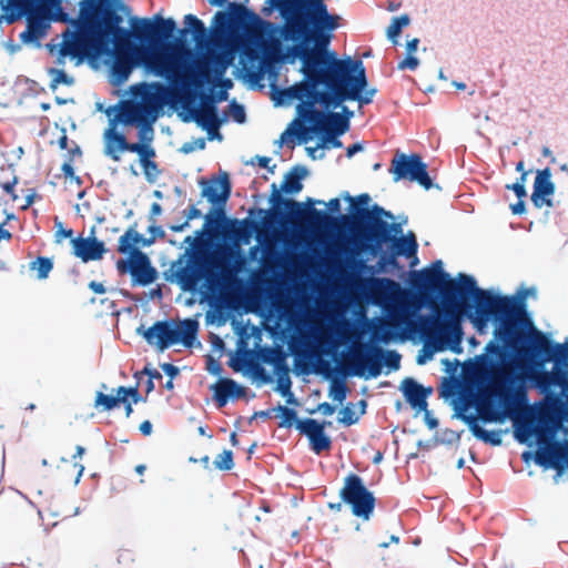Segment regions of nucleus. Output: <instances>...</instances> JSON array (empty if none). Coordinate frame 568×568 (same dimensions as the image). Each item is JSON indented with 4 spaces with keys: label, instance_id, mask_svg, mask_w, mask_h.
Segmentation results:
<instances>
[{
    "label": "nucleus",
    "instance_id": "obj_1",
    "mask_svg": "<svg viewBox=\"0 0 568 568\" xmlns=\"http://www.w3.org/2000/svg\"><path fill=\"white\" fill-rule=\"evenodd\" d=\"M303 79L276 91V105L290 106L296 102V115L308 128L304 132L320 134L332 132L343 135L349 130L347 118L331 110L338 109L346 101L361 105L373 101L375 88H368L366 70L362 60L346 57L338 59L333 51L300 68Z\"/></svg>",
    "mask_w": 568,
    "mask_h": 568
},
{
    "label": "nucleus",
    "instance_id": "obj_2",
    "mask_svg": "<svg viewBox=\"0 0 568 568\" xmlns=\"http://www.w3.org/2000/svg\"><path fill=\"white\" fill-rule=\"evenodd\" d=\"M275 23L263 20L242 3L232 2L227 11H217L212 19L210 41L204 48L205 54L196 71L185 82L189 100L185 109L194 100L189 85L201 88L204 83L215 84L222 80L233 64L237 50H241L240 65L243 78L253 87L260 85L265 75L276 78L275 60L278 52L274 49L272 33Z\"/></svg>",
    "mask_w": 568,
    "mask_h": 568
},
{
    "label": "nucleus",
    "instance_id": "obj_3",
    "mask_svg": "<svg viewBox=\"0 0 568 568\" xmlns=\"http://www.w3.org/2000/svg\"><path fill=\"white\" fill-rule=\"evenodd\" d=\"M348 281L351 290L361 300L382 307L394 322V325L382 324L374 327V338L388 343L397 335L393 327L402 331L403 339L407 337L406 333L419 331L426 335L427 344L436 351L450 349L453 353H462V317L456 307H446L440 315L423 316L418 315L420 305L415 301V296L393 278L349 275Z\"/></svg>",
    "mask_w": 568,
    "mask_h": 568
},
{
    "label": "nucleus",
    "instance_id": "obj_4",
    "mask_svg": "<svg viewBox=\"0 0 568 568\" xmlns=\"http://www.w3.org/2000/svg\"><path fill=\"white\" fill-rule=\"evenodd\" d=\"M133 32L145 40L148 45L135 47L114 41V48L104 53L110 71V81L114 85L125 83L135 68L142 67L148 73L165 78L180 94L183 106H186L189 93L185 82L179 73L191 70L193 53L183 44H161L160 41L172 37L176 23L172 18L164 19L160 13L152 19L131 18Z\"/></svg>",
    "mask_w": 568,
    "mask_h": 568
},
{
    "label": "nucleus",
    "instance_id": "obj_5",
    "mask_svg": "<svg viewBox=\"0 0 568 568\" xmlns=\"http://www.w3.org/2000/svg\"><path fill=\"white\" fill-rule=\"evenodd\" d=\"M494 337L484 347V352L476 355L471 362V369L478 382L494 388L493 407L496 408V394L505 376L514 372H524L539 357H534L529 339L540 333L535 331L527 334L531 323L525 318L524 305L514 301L494 323Z\"/></svg>",
    "mask_w": 568,
    "mask_h": 568
},
{
    "label": "nucleus",
    "instance_id": "obj_6",
    "mask_svg": "<svg viewBox=\"0 0 568 568\" xmlns=\"http://www.w3.org/2000/svg\"><path fill=\"white\" fill-rule=\"evenodd\" d=\"M276 3L284 23L275 24L274 49L280 52V38L292 43L283 55L284 62L294 63L298 59L303 65L332 52L328 47L341 17L328 12L325 0H276Z\"/></svg>",
    "mask_w": 568,
    "mask_h": 568
},
{
    "label": "nucleus",
    "instance_id": "obj_7",
    "mask_svg": "<svg viewBox=\"0 0 568 568\" xmlns=\"http://www.w3.org/2000/svg\"><path fill=\"white\" fill-rule=\"evenodd\" d=\"M529 346L534 357L540 361H535L524 372L506 376V387L500 394L504 406L513 412L527 405L529 387L546 392L557 386L568 399V341L557 343L538 333L529 339Z\"/></svg>",
    "mask_w": 568,
    "mask_h": 568
},
{
    "label": "nucleus",
    "instance_id": "obj_8",
    "mask_svg": "<svg viewBox=\"0 0 568 568\" xmlns=\"http://www.w3.org/2000/svg\"><path fill=\"white\" fill-rule=\"evenodd\" d=\"M506 376L496 394V408L489 410L488 420L501 423L506 418L513 420L514 437L520 444H547L555 439L559 432L568 436V405L564 403L561 389L551 386L549 390L539 392L545 398L535 405L519 406L514 412L504 406L501 393L506 387Z\"/></svg>",
    "mask_w": 568,
    "mask_h": 568
},
{
    "label": "nucleus",
    "instance_id": "obj_9",
    "mask_svg": "<svg viewBox=\"0 0 568 568\" xmlns=\"http://www.w3.org/2000/svg\"><path fill=\"white\" fill-rule=\"evenodd\" d=\"M214 261L202 266L191 260L179 258L172 263L168 280L175 282L183 291L192 292L204 278L206 287L213 293L219 292L217 301L224 304V294L234 292L241 285L237 274L244 270L246 260L239 248L226 247L214 256Z\"/></svg>",
    "mask_w": 568,
    "mask_h": 568
},
{
    "label": "nucleus",
    "instance_id": "obj_10",
    "mask_svg": "<svg viewBox=\"0 0 568 568\" xmlns=\"http://www.w3.org/2000/svg\"><path fill=\"white\" fill-rule=\"evenodd\" d=\"M64 23L69 27L62 32L58 44L48 45L50 52L57 51V64L63 65L65 59L75 60L81 64L84 60L95 61L108 51V43L102 34L100 23V2L81 0L77 18Z\"/></svg>",
    "mask_w": 568,
    "mask_h": 568
},
{
    "label": "nucleus",
    "instance_id": "obj_11",
    "mask_svg": "<svg viewBox=\"0 0 568 568\" xmlns=\"http://www.w3.org/2000/svg\"><path fill=\"white\" fill-rule=\"evenodd\" d=\"M381 216L388 219L394 217L390 212L385 211L378 205H374L372 211H363L366 229L365 239L371 242V244L366 246L367 251L375 256L379 253L384 243L393 241L392 247L395 254L406 257L415 256L418 247L415 235L410 232L405 236L392 239L390 231L402 233V226L400 224L389 225L387 222L383 221Z\"/></svg>",
    "mask_w": 568,
    "mask_h": 568
},
{
    "label": "nucleus",
    "instance_id": "obj_12",
    "mask_svg": "<svg viewBox=\"0 0 568 568\" xmlns=\"http://www.w3.org/2000/svg\"><path fill=\"white\" fill-rule=\"evenodd\" d=\"M306 331L300 335H292L288 341V348L296 358V365L302 373H310L308 366H313V372L324 374L329 371V363L323 358L328 355L339 343L329 342L326 345L318 344L320 328L315 324L305 325Z\"/></svg>",
    "mask_w": 568,
    "mask_h": 568
},
{
    "label": "nucleus",
    "instance_id": "obj_13",
    "mask_svg": "<svg viewBox=\"0 0 568 568\" xmlns=\"http://www.w3.org/2000/svg\"><path fill=\"white\" fill-rule=\"evenodd\" d=\"M199 323L186 318L179 323L158 321L151 327L143 325L136 328V334L142 336L148 344L164 351L174 344L192 347L196 339Z\"/></svg>",
    "mask_w": 568,
    "mask_h": 568
},
{
    "label": "nucleus",
    "instance_id": "obj_14",
    "mask_svg": "<svg viewBox=\"0 0 568 568\" xmlns=\"http://www.w3.org/2000/svg\"><path fill=\"white\" fill-rule=\"evenodd\" d=\"M351 368L348 375L364 379L377 378L383 367L388 368L387 373L397 371L400 367V355L396 351H384L374 344H363L359 351H352L348 355Z\"/></svg>",
    "mask_w": 568,
    "mask_h": 568
},
{
    "label": "nucleus",
    "instance_id": "obj_15",
    "mask_svg": "<svg viewBox=\"0 0 568 568\" xmlns=\"http://www.w3.org/2000/svg\"><path fill=\"white\" fill-rule=\"evenodd\" d=\"M307 174L308 171L305 166L295 165L284 175L280 187L276 183H272L270 203L276 211H283L287 216L293 219L302 217L307 211H311L314 215H322V212L311 209V205L314 203L311 199H308L307 204H303L294 200L284 199L281 195V192L291 195L300 193L303 189L302 180L305 179Z\"/></svg>",
    "mask_w": 568,
    "mask_h": 568
},
{
    "label": "nucleus",
    "instance_id": "obj_16",
    "mask_svg": "<svg viewBox=\"0 0 568 568\" xmlns=\"http://www.w3.org/2000/svg\"><path fill=\"white\" fill-rule=\"evenodd\" d=\"M136 94L140 95L141 102L132 103L123 111V122H155L162 108L173 100V92L160 82L141 83L136 87Z\"/></svg>",
    "mask_w": 568,
    "mask_h": 568
},
{
    "label": "nucleus",
    "instance_id": "obj_17",
    "mask_svg": "<svg viewBox=\"0 0 568 568\" xmlns=\"http://www.w3.org/2000/svg\"><path fill=\"white\" fill-rule=\"evenodd\" d=\"M474 305L467 304L466 315L479 333H483L490 320L496 322L504 310L513 304L514 298L493 295L490 292L480 290L471 298Z\"/></svg>",
    "mask_w": 568,
    "mask_h": 568
},
{
    "label": "nucleus",
    "instance_id": "obj_18",
    "mask_svg": "<svg viewBox=\"0 0 568 568\" xmlns=\"http://www.w3.org/2000/svg\"><path fill=\"white\" fill-rule=\"evenodd\" d=\"M343 503L351 506L354 516L368 520L374 511L375 497L369 491L363 479L356 474H349L344 478V485L339 490Z\"/></svg>",
    "mask_w": 568,
    "mask_h": 568
},
{
    "label": "nucleus",
    "instance_id": "obj_19",
    "mask_svg": "<svg viewBox=\"0 0 568 568\" xmlns=\"http://www.w3.org/2000/svg\"><path fill=\"white\" fill-rule=\"evenodd\" d=\"M390 172L395 182L408 180L418 183L426 190L433 186L432 179L427 173V165L417 154L397 153L392 161Z\"/></svg>",
    "mask_w": 568,
    "mask_h": 568
},
{
    "label": "nucleus",
    "instance_id": "obj_20",
    "mask_svg": "<svg viewBox=\"0 0 568 568\" xmlns=\"http://www.w3.org/2000/svg\"><path fill=\"white\" fill-rule=\"evenodd\" d=\"M116 267L120 273H129L133 286H146L158 278V271L152 266L148 255L133 250L128 260H119Z\"/></svg>",
    "mask_w": 568,
    "mask_h": 568
},
{
    "label": "nucleus",
    "instance_id": "obj_21",
    "mask_svg": "<svg viewBox=\"0 0 568 568\" xmlns=\"http://www.w3.org/2000/svg\"><path fill=\"white\" fill-rule=\"evenodd\" d=\"M27 28L19 34L20 42L24 45L32 48L41 47V39H43L53 19V13L48 10L32 9L27 14Z\"/></svg>",
    "mask_w": 568,
    "mask_h": 568
},
{
    "label": "nucleus",
    "instance_id": "obj_22",
    "mask_svg": "<svg viewBox=\"0 0 568 568\" xmlns=\"http://www.w3.org/2000/svg\"><path fill=\"white\" fill-rule=\"evenodd\" d=\"M538 449L535 453L534 460L537 465L548 469L568 470V439L547 442V444H537Z\"/></svg>",
    "mask_w": 568,
    "mask_h": 568
},
{
    "label": "nucleus",
    "instance_id": "obj_23",
    "mask_svg": "<svg viewBox=\"0 0 568 568\" xmlns=\"http://www.w3.org/2000/svg\"><path fill=\"white\" fill-rule=\"evenodd\" d=\"M551 176V171L548 168L537 171L531 194V202L537 209L552 206L551 197L556 192V185Z\"/></svg>",
    "mask_w": 568,
    "mask_h": 568
},
{
    "label": "nucleus",
    "instance_id": "obj_24",
    "mask_svg": "<svg viewBox=\"0 0 568 568\" xmlns=\"http://www.w3.org/2000/svg\"><path fill=\"white\" fill-rule=\"evenodd\" d=\"M100 23L104 38L105 36L111 34L113 37V41H123L132 36L131 31L120 27L122 23V17L114 10L104 7V4H101L100 9Z\"/></svg>",
    "mask_w": 568,
    "mask_h": 568
},
{
    "label": "nucleus",
    "instance_id": "obj_25",
    "mask_svg": "<svg viewBox=\"0 0 568 568\" xmlns=\"http://www.w3.org/2000/svg\"><path fill=\"white\" fill-rule=\"evenodd\" d=\"M230 195L231 184L226 173L222 179L203 183L202 196L206 197L213 206H225Z\"/></svg>",
    "mask_w": 568,
    "mask_h": 568
},
{
    "label": "nucleus",
    "instance_id": "obj_26",
    "mask_svg": "<svg viewBox=\"0 0 568 568\" xmlns=\"http://www.w3.org/2000/svg\"><path fill=\"white\" fill-rule=\"evenodd\" d=\"M200 99L201 105L190 109L192 119L196 122V124L202 129H205L212 124L221 122L217 115V108L214 105L213 98L206 93H203L201 94Z\"/></svg>",
    "mask_w": 568,
    "mask_h": 568
},
{
    "label": "nucleus",
    "instance_id": "obj_27",
    "mask_svg": "<svg viewBox=\"0 0 568 568\" xmlns=\"http://www.w3.org/2000/svg\"><path fill=\"white\" fill-rule=\"evenodd\" d=\"M28 0H0V7L4 12L20 9ZM34 9L48 10L53 13L55 21L69 20V14L64 12L61 0H38Z\"/></svg>",
    "mask_w": 568,
    "mask_h": 568
},
{
    "label": "nucleus",
    "instance_id": "obj_28",
    "mask_svg": "<svg viewBox=\"0 0 568 568\" xmlns=\"http://www.w3.org/2000/svg\"><path fill=\"white\" fill-rule=\"evenodd\" d=\"M73 253L83 262L100 260L105 247L103 242L98 241L95 237H78L72 240Z\"/></svg>",
    "mask_w": 568,
    "mask_h": 568
},
{
    "label": "nucleus",
    "instance_id": "obj_29",
    "mask_svg": "<svg viewBox=\"0 0 568 568\" xmlns=\"http://www.w3.org/2000/svg\"><path fill=\"white\" fill-rule=\"evenodd\" d=\"M103 153L113 161H120L121 153L128 151L131 145L125 136L115 130L114 125H110L103 133Z\"/></svg>",
    "mask_w": 568,
    "mask_h": 568
},
{
    "label": "nucleus",
    "instance_id": "obj_30",
    "mask_svg": "<svg viewBox=\"0 0 568 568\" xmlns=\"http://www.w3.org/2000/svg\"><path fill=\"white\" fill-rule=\"evenodd\" d=\"M477 286L476 280L471 275L459 273L457 281L453 282L450 291L443 292L444 303L447 305L448 302L454 301L457 296L465 298L466 296L474 297L477 291H480Z\"/></svg>",
    "mask_w": 568,
    "mask_h": 568
},
{
    "label": "nucleus",
    "instance_id": "obj_31",
    "mask_svg": "<svg viewBox=\"0 0 568 568\" xmlns=\"http://www.w3.org/2000/svg\"><path fill=\"white\" fill-rule=\"evenodd\" d=\"M225 222L224 206H213L204 216L203 229L196 231V236H186L184 243L195 246L197 239L202 237L204 233L217 231Z\"/></svg>",
    "mask_w": 568,
    "mask_h": 568
},
{
    "label": "nucleus",
    "instance_id": "obj_32",
    "mask_svg": "<svg viewBox=\"0 0 568 568\" xmlns=\"http://www.w3.org/2000/svg\"><path fill=\"white\" fill-rule=\"evenodd\" d=\"M212 388L214 390V398L219 407L225 406L230 397H242L245 392L244 387L231 378L221 379Z\"/></svg>",
    "mask_w": 568,
    "mask_h": 568
},
{
    "label": "nucleus",
    "instance_id": "obj_33",
    "mask_svg": "<svg viewBox=\"0 0 568 568\" xmlns=\"http://www.w3.org/2000/svg\"><path fill=\"white\" fill-rule=\"evenodd\" d=\"M184 24L192 31L196 48L204 51L206 43L210 41L204 23L197 17L189 13L184 17Z\"/></svg>",
    "mask_w": 568,
    "mask_h": 568
},
{
    "label": "nucleus",
    "instance_id": "obj_34",
    "mask_svg": "<svg viewBox=\"0 0 568 568\" xmlns=\"http://www.w3.org/2000/svg\"><path fill=\"white\" fill-rule=\"evenodd\" d=\"M400 390L409 404L422 398H427L432 394V388H425L410 377H407L402 382Z\"/></svg>",
    "mask_w": 568,
    "mask_h": 568
},
{
    "label": "nucleus",
    "instance_id": "obj_35",
    "mask_svg": "<svg viewBox=\"0 0 568 568\" xmlns=\"http://www.w3.org/2000/svg\"><path fill=\"white\" fill-rule=\"evenodd\" d=\"M263 362L274 367V374L283 373L290 369L286 358L287 355L278 347H270L263 352Z\"/></svg>",
    "mask_w": 568,
    "mask_h": 568
},
{
    "label": "nucleus",
    "instance_id": "obj_36",
    "mask_svg": "<svg viewBox=\"0 0 568 568\" xmlns=\"http://www.w3.org/2000/svg\"><path fill=\"white\" fill-rule=\"evenodd\" d=\"M123 398L112 390V394H104L103 392H97L93 406L99 412H109L116 408Z\"/></svg>",
    "mask_w": 568,
    "mask_h": 568
},
{
    "label": "nucleus",
    "instance_id": "obj_37",
    "mask_svg": "<svg viewBox=\"0 0 568 568\" xmlns=\"http://www.w3.org/2000/svg\"><path fill=\"white\" fill-rule=\"evenodd\" d=\"M331 422L320 423L313 418H306L304 420L297 422L296 428L304 435L312 439L313 437L320 435L324 432L326 426H331Z\"/></svg>",
    "mask_w": 568,
    "mask_h": 568
},
{
    "label": "nucleus",
    "instance_id": "obj_38",
    "mask_svg": "<svg viewBox=\"0 0 568 568\" xmlns=\"http://www.w3.org/2000/svg\"><path fill=\"white\" fill-rule=\"evenodd\" d=\"M410 23V19L408 14H402L398 17L392 18L390 24L388 26L386 33L388 39L394 43L398 44V37L403 30V28L407 27Z\"/></svg>",
    "mask_w": 568,
    "mask_h": 568
},
{
    "label": "nucleus",
    "instance_id": "obj_39",
    "mask_svg": "<svg viewBox=\"0 0 568 568\" xmlns=\"http://www.w3.org/2000/svg\"><path fill=\"white\" fill-rule=\"evenodd\" d=\"M48 73L51 78L50 89L53 91L57 90L60 84L72 85L74 83V79L62 69L52 68L49 69Z\"/></svg>",
    "mask_w": 568,
    "mask_h": 568
},
{
    "label": "nucleus",
    "instance_id": "obj_40",
    "mask_svg": "<svg viewBox=\"0 0 568 568\" xmlns=\"http://www.w3.org/2000/svg\"><path fill=\"white\" fill-rule=\"evenodd\" d=\"M53 268V263L48 257H38L30 263V270L37 271L38 280H45Z\"/></svg>",
    "mask_w": 568,
    "mask_h": 568
},
{
    "label": "nucleus",
    "instance_id": "obj_41",
    "mask_svg": "<svg viewBox=\"0 0 568 568\" xmlns=\"http://www.w3.org/2000/svg\"><path fill=\"white\" fill-rule=\"evenodd\" d=\"M125 124H135L139 126V139L143 142V144H150L154 138L153 123L149 120L145 121H132L124 122Z\"/></svg>",
    "mask_w": 568,
    "mask_h": 568
},
{
    "label": "nucleus",
    "instance_id": "obj_42",
    "mask_svg": "<svg viewBox=\"0 0 568 568\" xmlns=\"http://www.w3.org/2000/svg\"><path fill=\"white\" fill-rule=\"evenodd\" d=\"M471 432L474 436L478 439L484 440L485 443H489L491 445H500L501 444V435L499 432H488L478 425L471 426Z\"/></svg>",
    "mask_w": 568,
    "mask_h": 568
},
{
    "label": "nucleus",
    "instance_id": "obj_43",
    "mask_svg": "<svg viewBox=\"0 0 568 568\" xmlns=\"http://www.w3.org/2000/svg\"><path fill=\"white\" fill-rule=\"evenodd\" d=\"M278 414V416L282 417V422L280 423V427H292L294 424L296 425L297 422V415L296 412L292 408H288L283 405H278L273 409Z\"/></svg>",
    "mask_w": 568,
    "mask_h": 568
},
{
    "label": "nucleus",
    "instance_id": "obj_44",
    "mask_svg": "<svg viewBox=\"0 0 568 568\" xmlns=\"http://www.w3.org/2000/svg\"><path fill=\"white\" fill-rule=\"evenodd\" d=\"M328 396L339 404H342L347 396V387L344 381L333 379L329 386Z\"/></svg>",
    "mask_w": 568,
    "mask_h": 568
},
{
    "label": "nucleus",
    "instance_id": "obj_45",
    "mask_svg": "<svg viewBox=\"0 0 568 568\" xmlns=\"http://www.w3.org/2000/svg\"><path fill=\"white\" fill-rule=\"evenodd\" d=\"M113 392L123 398L122 403H126L128 400H130L131 403L138 404V403L144 400L142 398V396L140 395L136 386H134V387L119 386L116 388H113Z\"/></svg>",
    "mask_w": 568,
    "mask_h": 568
},
{
    "label": "nucleus",
    "instance_id": "obj_46",
    "mask_svg": "<svg viewBox=\"0 0 568 568\" xmlns=\"http://www.w3.org/2000/svg\"><path fill=\"white\" fill-rule=\"evenodd\" d=\"M213 464L219 470H231L234 467L232 450L224 449L215 457Z\"/></svg>",
    "mask_w": 568,
    "mask_h": 568
},
{
    "label": "nucleus",
    "instance_id": "obj_47",
    "mask_svg": "<svg viewBox=\"0 0 568 568\" xmlns=\"http://www.w3.org/2000/svg\"><path fill=\"white\" fill-rule=\"evenodd\" d=\"M435 283L436 280L433 278V275L424 270L416 272L413 275V284L418 288L429 290Z\"/></svg>",
    "mask_w": 568,
    "mask_h": 568
},
{
    "label": "nucleus",
    "instance_id": "obj_48",
    "mask_svg": "<svg viewBox=\"0 0 568 568\" xmlns=\"http://www.w3.org/2000/svg\"><path fill=\"white\" fill-rule=\"evenodd\" d=\"M139 232L133 229H129L119 240V251L126 253L132 245H136L139 240Z\"/></svg>",
    "mask_w": 568,
    "mask_h": 568
},
{
    "label": "nucleus",
    "instance_id": "obj_49",
    "mask_svg": "<svg viewBox=\"0 0 568 568\" xmlns=\"http://www.w3.org/2000/svg\"><path fill=\"white\" fill-rule=\"evenodd\" d=\"M129 152L138 153L141 164L143 161H150L151 158L155 156V151L150 144L131 143Z\"/></svg>",
    "mask_w": 568,
    "mask_h": 568
},
{
    "label": "nucleus",
    "instance_id": "obj_50",
    "mask_svg": "<svg viewBox=\"0 0 568 568\" xmlns=\"http://www.w3.org/2000/svg\"><path fill=\"white\" fill-rule=\"evenodd\" d=\"M276 375V392H278L282 396H286L287 393L292 390V381L290 377V369L284 371L283 373H277Z\"/></svg>",
    "mask_w": 568,
    "mask_h": 568
},
{
    "label": "nucleus",
    "instance_id": "obj_51",
    "mask_svg": "<svg viewBox=\"0 0 568 568\" xmlns=\"http://www.w3.org/2000/svg\"><path fill=\"white\" fill-rule=\"evenodd\" d=\"M318 135L321 136L320 148L339 149L343 146L342 141L338 139L341 135H335L332 132H322Z\"/></svg>",
    "mask_w": 568,
    "mask_h": 568
},
{
    "label": "nucleus",
    "instance_id": "obj_52",
    "mask_svg": "<svg viewBox=\"0 0 568 568\" xmlns=\"http://www.w3.org/2000/svg\"><path fill=\"white\" fill-rule=\"evenodd\" d=\"M311 447L313 452L320 454L323 450H327L331 448L332 442L331 438L325 434V432L310 439Z\"/></svg>",
    "mask_w": 568,
    "mask_h": 568
},
{
    "label": "nucleus",
    "instance_id": "obj_53",
    "mask_svg": "<svg viewBox=\"0 0 568 568\" xmlns=\"http://www.w3.org/2000/svg\"><path fill=\"white\" fill-rule=\"evenodd\" d=\"M424 271L429 272L433 275V278L437 282H447L449 280V274H447L443 268V262L440 260L432 263L430 267L424 268Z\"/></svg>",
    "mask_w": 568,
    "mask_h": 568
},
{
    "label": "nucleus",
    "instance_id": "obj_54",
    "mask_svg": "<svg viewBox=\"0 0 568 568\" xmlns=\"http://www.w3.org/2000/svg\"><path fill=\"white\" fill-rule=\"evenodd\" d=\"M141 165L144 170V175H145L146 181L149 183H154L160 175V170L158 169L156 163L150 160V161H143V163Z\"/></svg>",
    "mask_w": 568,
    "mask_h": 568
},
{
    "label": "nucleus",
    "instance_id": "obj_55",
    "mask_svg": "<svg viewBox=\"0 0 568 568\" xmlns=\"http://www.w3.org/2000/svg\"><path fill=\"white\" fill-rule=\"evenodd\" d=\"M206 145V141L204 138H197L192 141L185 142L181 146V151L185 154L192 153L194 151L204 150Z\"/></svg>",
    "mask_w": 568,
    "mask_h": 568
},
{
    "label": "nucleus",
    "instance_id": "obj_56",
    "mask_svg": "<svg viewBox=\"0 0 568 568\" xmlns=\"http://www.w3.org/2000/svg\"><path fill=\"white\" fill-rule=\"evenodd\" d=\"M339 415V422L347 426H351L358 420V416H356L354 409L351 406H345L342 408Z\"/></svg>",
    "mask_w": 568,
    "mask_h": 568
},
{
    "label": "nucleus",
    "instance_id": "obj_57",
    "mask_svg": "<svg viewBox=\"0 0 568 568\" xmlns=\"http://www.w3.org/2000/svg\"><path fill=\"white\" fill-rule=\"evenodd\" d=\"M229 109L230 115L233 118L234 121H236L237 123L245 122L246 114L243 105L236 103L235 101H232L231 104L229 105Z\"/></svg>",
    "mask_w": 568,
    "mask_h": 568
},
{
    "label": "nucleus",
    "instance_id": "obj_58",
    "mask_svg": "<svg viewBox=\"0 0 568 568\" xmlns=\"http://www.w3.org/2000/svg\"><path fill=\"white\" fill-rule=\"evenodd\" d=\"M418 65L419 60L415 55L407 54L406 58L398 63V69L414 71Z\"/></svg>",
    "mask_w": 568,
    "mask_h": 568
},
{
    "label": "nucleus",
    "instance_id": "obj_59",
    "mask_svg": "<svg viewBox=\"0 0 568 568\" xmlns=\"http://www.w3.org/2000/svg\"><path fill=\"white\" fill-rule=\"evenodd\" d=\"M222 125V121L216 123V124H212L211 126H207L205 128L204 130L207 132V140L209 141H222L223 140V135L222 133L220 132V126Z\"/></svg>",
    "mask_w": 568,
    "mask_h": 568
},
{
    "label": "nucleus",
    "instance_id": "obj_60",
    "mask_svg": "<svg viewBox=\"0 0 568 568\" xmlns=\"http://www.w3.org/2000/svg\"><path fill=\"white\" fill-rule=\"evenodd\" d=\"M334 412H335V407L333 405H331L329 403L324 402V403L318 404L316 408L311 409L310 414L320 413L324 416H331L334 414Z\"/></svg>",
    "mask_w": 568,
    "mask_h": 568
},
{
    "label": "nucleus",
    "instance_id": "obj_61",
    "mask_svg": "<svg viewBox=\"0 0 568 568\" xmlns=\"http://www.w3.org/2000/svg\"><path fill=\"white\" fill-rule=\"evenodd\" d=\"M306 152L313 160H321L325 156L323 148H320V143L316 146H307Z\"/></svg>",
    "mask_w": 568,
    "mask_h": 568
},
{
    "label": "nucleus",
    "instance_id": "obj_62",
    "mask_svg": "<svg viewBox=\"0 0 568 568\" xmlns=\"http://www.w3.org/2000/svg\"><path fill=\"white\" fill-rule=\"evenodd\" d=\"M506 187L514 191L518 199H524L527 195L526 186H523V184L517 182L508 184Z\"/></svg>",
    "mask_w": 568,
    "mask_h": 568
},
{
    "label": "nucleus",
    "instance_id": "obj_63",
    "mask_svg": "<svg viewBox=\"0 0 568 568\" xmlns=\"http://www.w3.org/2000/svg\"><path fill=\"white\" fill-rule=\"evenodd\" d=\"M61 171L63 172L65 178H70V179L75 180L77 182H80V179L78 176H75L74 169H73V165L71 164V162H69V161L64 162L61 166Z\"/></svg>",
    "mask_w": 568,
    "mask_h": 568
},
{
    "label": "nucleus",
    "instance_id": "obj_64",
    "mask_svg": "<svg viewBox=\"0 0 568 568\" xmlns=\"http://www.w3.org/2000/svg\"><path fill=\"white\" fill-rule=\"evenodd\" d=\"M161 369L172 378L176 377L179 375V368L170 363H163L161 364Z\"/></svg>",
    "mask_w": 568,
    "mask_h": 568
}]
</instances>
